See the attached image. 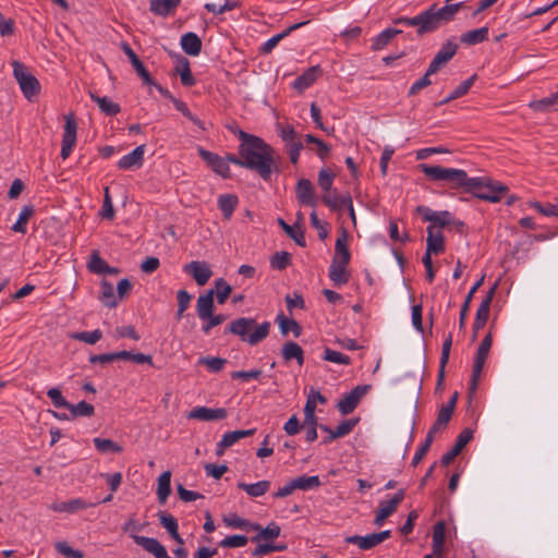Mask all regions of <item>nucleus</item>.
Returning <instances> with one entry per match:
<instances>
[{
    "mask_svg": "<svg viewBox=\"0 0 558 558\" xmlns=\"http://www.w3.org/2000/svg\"><path fill=\"white\" fill-rule=\"evenodd\" d=\"M349 263L341 259H331L328 276L335 286L341 287L349 282L351 277L348 270Z\"/></svg>",
    "mask_w": 558,
    "mask_h": 558,
    "instance_id": "dca6fc26",
    "label": "nucleus"
},
{
    "mask_svg": "<svg viewBox=\"0 0 558 558\" xmlns=\"http://www.w3.org/2000/svg\"><path fill=\"white\" fill-rule=\"evenodd\" d=\"M323 359L325 361L332 362V363L340 364V365H349L351 362L350 356H348L341 352L331 350L329 348L325 349Z\"/></svg>",
    "mask_w": 558,
    "mask_h": 558,
    "instance_id": "338daca9",
    "label": "nucleus"
},
{
    "mask_svg": "<svg viewBox=\"0 0 558 558\" xmlns=\"http://www.w3.org/2000/svg\"><path fill=\"white\" fill-rule=\"evenodd\" d=\"M197 153L215 173L222 177L223 179H229L231 177L228 160H226L223 157L211 153L202 146L197 148Z\"/></svg>",
    "mask_w": 558,
    "mask_h": 558,
    "instance_id": "9d476101",
    "label": "nucleus"
},
{
    "mask_svg": "<svg viewBox=\"0 0 558 558\" xmlns=\"http://www.w3.org/2000/svg\"><path fill=\"white\" fill-rule=\"evenodd\" d=\"M95 506H97V502H92L83 498H73L68 501L53 502L51 509L57 512L74 513Z\"/></svg>",
    "mask_w": 558,
    "mask_h": 558,
    "instance_id": "6ab92c4d",
    "label": "nucleus"
},
{
    "mask_svg": "<svg viewBox=\"0 0 558 558\" xmlns=\"http://www.w3.org/2000/svg\"><path fill=\"white\" fill-rule=\"evenodd\" d=\"M483 281H484V276L481 277L473 284V287L470 289L469 293L465 296V300H464V302H463V304L461 306V310H460V316H459V327H460V329H463L465 327V322H466L468 313H469V310H470V305H472L473 295L477 291V289L483 284Z\"/></svg>",
    "mask_w": 558,
    "mask_h": 558,
    "instance_id": "4c0bfd02",
    "label": "nucleus"
},
{
    "mask_svg": "<svg viewBox=\"0 0 558 558\" xmlns=\"http://www.w3.org/2000/svg\"><path fill=\"white\" fill-rule=\"evenodd\" d=\"M256 531L258 533H257V535L252 537V542L259 543L263 539L271 541V539L277 538L280 535L281 529L277 523L271 522L266 527H262L259 525V529H257Z\"/></svg>",
    "mask_w": 558,
    "mask_h": 558,
    "instance_id": "a18cd8bd",
    "label": "nucleus"
},
{
    "mask_svg": "<svg viewBox=\"0 0 558 558\" xmlns=\"http://www.w3.org/2000/svg\"><path fill=\"white\" fill-rule=\"evenodd\" d=\"M295 193L300 204L316 207L317 199L314 194V185L308 179H300L298 181Z\"/></svg>",
    "mask_w": 558,
    "mask_h": 558,
    "instance_id": "a211bd4d",
    "label": "nucleus"
},
{
    "mask_svg": "<svg viewBox=\"0 0 558 558\" xmlns=\"http://www.w3.org/2000/svg\"><path fill=\"white\" fill-rule=\"evenodd\" d=\"M13 68V76L19 83V86L23 93V95L29 100L34 101L35 99V75L28 72L27 68L24 63L19 60H13L11 62Z\"/></svg>",
    "mask_w": 558,
    "mask_h": 558,
    "instance_id": "423d86ee",
    "label": "nucleus"
},
{
    "mask_svg": "<svg viewBox=\"0 0 558 558\" xmlns=\"http://www.w3.org/2000/svg\"><path fill=\"white\" fill-rule=\"evenodd\" d=\"M100 301L107 307H114L118 304L117 296L114 295V288L111 283L102 281L100 286Z\"/></svg>",
    "mask_w": 558,
    "mask_h": 558,
    "instance_id": "864d4df0",
    "label": "nucleus"
},
{
    "mask_svg": "<svg viewBox=\"0 0 558 558\" xmlns=\"http://www.w3.org/2000/svg\"><path fill=\"white\" fill-rule=\"evenodd\" d=\"M426 251L433 254H439L445 250V240L440 230H434V227H427Z\"/></svg>",
    "mask_w": 558,
    "mask_h": 558,
    "instance_id": "a878e982",
    "label": "nucleus"
},
{
    "mask_svg": "<svg viewBox=\"0 0 558 558\" xmlns=\"http://www.w3.org/2000/svg\"><path fill=\"white\" fill-rule=\"evenodd\" d=\"M281 355L286 363L295 360L299 366L304 364V351L301 345L294 341H287L282 345Z\"/></svg>",
    "mask_w": 558,
    "mask_h": 558,
    "instance_id": "393cba45",
    "label": "nucleus"
},
{
    "mask_svg": "<svg viewBox=\"0 0 558 558\" xmlns=\"http://www.w3.org/2000/svg\"><path fill=\"white\" fill-rule=\"evenodd\" d=\"M34 211H35V209H34L33 205L25 206L22 209L16 222L12 226V230L15 232L25 233L27 221L31 218V216L34 214Z\"/></svg>",
    "mask_w": 558,
    "mask_h": 558,
    "instance_id": "13d9d810",
    "label": "nucleus"
},
{
    "mask_svg": "<svg viewBox=\"0 0 558 558\" xmlns=\"http://www.w3.org/2000/svg\"><path fill=\"white\" fill-rule=\"evenodd\" d=\"M473 438V430L470 428H464L457 437L456 442L453 447L446 452L441 457V464L448 465L450 464L453 459L462 451V449L471 441Z\"/></svg>",
    "mask_w": 558,
    "mask_h": 558,
    "instance_id": "f3484780",
    "label": "nucleus"
},
{
    "mask_svg": "<svg viewBox=\"0 0 558 558\" xmlns=\"http://www.w3.org/2000/svg\"><path fill=\"white\" fill-rule=\"evenodd\" d=\"M95 448L101 453L121 452L122 447L111 439L96 437L93 439Z\"/></svg>",
    "mask_w": 558,
    "mask_h": 558,
    "instance_id": "4d7b16f0",
    "label": "nucleus"
},
{
    "mask_svg": "<svg viewBox=\"0 0 558 558\" xmlns=\"http://www.w3.org/2000/svg\"><path fill=\"white\" fill-rule=\"evenodd\" d=\"M291 263V255L288 252L281 251L272 255L270 266L277 270L286 269Z\"/></svg>",
    "mask_w": 558,
    "mask_h": 558,
    "instance_id": "69168bd1",
    "label": "nucleus"
},
{
    "mask_svg": "<svg viewBox=\"0 0 558 558\" xmlns=\"http://www.w3.org/2000/svg\"><path fill=\"white\" fill-rule=\"evenodd\" d=\"M471 180H474L476 184L469 186L468 192H473L477 198L483 201L497 203L508 192L507 185L498 181H493L487 177H476L471 178Z\"/></svg>",
    "mask_w": 558,
    "mask_h": 558,
    "instance_id": "20e7f679",
    "label": "nucleus"
},
{
    "mask_svg": "<svg viewBox=\"0 0 558 558\" xmlns=\"http://www.w3.org/2000/svg\"><path fill=\"white\" fill-rule=\"evenodd\" d=\"M307 23H308L307 21L295 23L293 25H290L283 32L270 37L268 40H266L262 45V47L259 49L260 53H264V54L270 53L283 38H286L288 35H290L293 31L299 29L300 27L306 25Z\"/></svg>",
    "mask_w": 558,
    "mask_h": 558,
    "instance_id": "5701e85b",
    "label": "nucleus"
},
{
    "mask_svg": "<svg viewBox=\"0 0 558 558\" xmlns=\"http://www.w3.org/2000/svg\"><path fill=\"white\" fill-rule=\"evenodd\" d=\"M488 27L483 26L481 28L472 29L462 34L460 40L462 44L473 46L486 41L488 39Z\"/></svg>",
    "mask_w": 558,
    "mask_h": 558,
    "instance_id": "e433bc0d",
    "label": "nucleus"
},
{
    "mask_svg": "<svg viewBox=\"0 0 558 558\" xmlns=\"http://www.w3.org/2000/svg\"><path fill=\"white\" fill-rule=\"evenodd\" d=\"M279 226L282 230L300 246L304 247L306 245L305 236L302 228L295 223L294 226L288 225L283 219H278Z\"/></svg>",
    "mask_w": 558,
    "mask_h": 558,
    "instance_id": "c03bdc74",
    "label": "nucleus"
},
{
    "mask_svg": "<svg viewBox=\"0 0 558 558\" xmlns=\"http://www.w3.org/2000/svg\"><path fill=\"white\" fill-rule=\"evenodd\" d=\"M496 288H497V283H495L486 293L485 298L482 300L477 311H476V315H475V318H478L480 319H483V320H488V316H489V308H490V304H492V301L495 296V292H496Z\"/></svg>",
    "mask_w": 558,
    "mask_h": 558,
    "instance_id": "09e8293b",
    "label": "nucleus"
},
{
    "mask_svg": "<svg viewBox=\"0 0 558 558\" xmlns=\"http://www.w3.org/2000/svg\"><path fill=\"white\" fill-rule=\"evenodd\" d=\"M452 414L453 412L441 407L438 411L435 423L433 424L427 434L434 437V434L442 432L447 427Z\"/></svg>",
    "mask_w": 558,
    "mask_h": 558,
    "instance_id": "8fccbe9b",
    "label": "nucleus"
},
{
    "mask_svg": "<svg viewBox=\"0 0 558 558\" xmlns=\"http://www.w3.org/2000/svg\"><path fill=\"white\" fill-rule=\"evenodd\" d=\"M418 168L428 180L444 182L450 189H463L468 192L469 186L476 184L474 180H471L466 171L462 169L445 168L428 163H421Z\"/></svg>",
    "mask_w": 558,
    "mask_h": 558,
    "instance_id": "f03ea898",
    "label": "nucleus"
},
{
    "mask_svg": "<svg viewBox=\"0 0 558 558\" xmlns=\"http://www.w3.org/2000/svg\"><path fill=\"white\" fill-rule=\"evenodd\" d=\"M391 532L389 530L381 531L379 533H372L365 536L353 535L347 537V543L357 545L362 550H368L379 545L387 538H389Z\"/></svg>",
    "mask_w": 558,
    "mask_h": 558,
    "instance_id": "ddd939ff",
    "label": "nucleus"
},
{
    "mask_svg": "<svg viewBox=\"0 0 558 558\" xmlns=\"http://www.w3.org/2000/svg\"><path fill=\"white\" fill-rule=\"evenodd\" d=\"M240 440V437L236 430L226 433L221 440L217 444L216 454L218 457L222 456L229 447L233 446L236 441Z\"/></svg>",
    "mask_w": 558,
    "mask_h": 558,
    "instance_id": "e2e57ef3",
    "label": "nucleus"
},
{
    "mask_svg": "<svg viewBox=\"0 0 558 558\" xmlns=\"http://www.w3.org/2000/svg\"><path fill=\"white\" fill-rule=\"evenodd\" d=\"M405 496L404 489H399L389 500H381L379 502L377 511L386 515L390 517L393 512H396L398 506L403 501Z\"/></svg>",
    "mask_w": 558,
    "mask_h": 558,
    "instance_id": "72a5a7b5",
    "label": "nucleus"
},
{
    "mask_svg": "<svg viewBox=\"0 0 558 558\" xmlns=\"http://www.w3.org/2000/svg\"><path fill=\"white\" fill-rule=\"evenodd\" d=\"M171 472L165 471L158 477L157 497L160 504H166L171 493Z\"/></svg>",
    "mask_w": 558,
    "mask_h": 558,
    "instance_id": "79ce46f5",
    "label": "nucleus"
},
{
    "mask_svg": "<svg viewBox=\"0 0 558 558\" xmlns=\"http://www.w3.org/2000/svg\"><path fill=\"white\" fill-rule=\"evenodd\" d=\"M183 270L192 276L198 286H205L213 276V271L206 262L192 260L183 267Z\"/></svg>",
    "mask_w": 558,
    "mask_h": 558,
    "instance_id": "4468645a",
    "label": "nucleus"
},
{
    "mask_svg": "<svg viewBox=\"0 0 558 558\" xmlns=\"http://www.w3.org/2000/svg\"><path fill=\"white\" fill-rule=\"evenodd\" d=\"M241 141L239 155L244 157L245 168L253 170L264 181H269L271 173L278 171L276 150L263 138L248 134L242 130L238 132Z\"/></svg>",
    "mask_w": 558,
    "mask_h": 558,
    "instance_id": "f257e3e1",
    "label": "nucleus"
},
{
    "mask_svg": "<svg viewBox=\"0 0 558 558\" xmlns=\"http://www.w3.org/2000/svg\"><path fill=\"white\" fill-rule=\"evenodd\" d=\"M492 344H493V337H492V333L488 332L482 340L477 351H476V354H475V359H474V364H473V372H472V378H471V387H470V392L469 395L471 396L472 393H474V391L476 390V387H477V381H478V378L482 374V371L484 368V365H485V362H486V359L489 354V351H490V348H492Z\"/></svg>",
    "mask_w": 558,
    "mask_h": 558,
    "instance_id": "0eeeda50",
    "label": "nucleus"
},
{
    "mask_svg": "<svg viewBox=\"0 0 558 558\" xmlns=\"http://www.w3.org/2000/svg\"><path fill=\"white\" fill-rule=\"evenodd\" d=\"M326 402L327 399L318 390L311 388L307 393L304 409L310 407L311 412L315 413L317 403L325 404Z\"/></svg>",
    "mask_w": 558,
    "mask_h": 558,
    "instance_id": "774afa93",
    "label": "nucleus"
},
{
    "mask_svg": "<svg viewBox=\"0 0 558 558\" xmlns=\"http://www.w3.org/2000/svg\"><path fill=\"white\" fill-rule=\"evenodd\" d=\"M356 423H357L356 418H350V420H345V421L341 422L336 427V429H333L331 435L323 440V442L328 444L337 438H341V437L349 435L355 427Z\"/></svg>",
    "mask_w": 558,
    "mask_h": 558,
    "instance_id": "49530a36",
    "label": "nucleus"
},
{
    "mask_svg": "<svg viewBox=\"0 0 558 558\" xmlns=\"http://www.w3.org/2000/svg\"><path fill=\"white\" fill-rule=\"evenodd\" d=\"M223 522L230 526V527H233V529H242V530H246V531H252V530H257L259 529V524L257 523H252L236 514H232L230 517H226L223 519Z\"/></svg>",
    "mask_w": 558,
    "mask_h": 558,
    "instance_id": "603ef678",
    "label": "nucleus"
},
{
    "mask_svg": "<svg viewBox=\"0 0 558 558\" xmlns=\"http://www.w3.org/2000/svg\"><path fill=\"white\" fill-rule=\"evenodd\" d=\"M76 130L77 124L73 117V114H69L65 117V123L63 128V135H62V144H61V151L60 156L62 159H66L75 144H76Z\"/></svg>",
    "mask_w": 558,
    "mask_h": 558,
    "instance_id": "9b49d317",
    "label": "nucleus"
},
{
    "mask_svg": "<svg viewBox=\"0 0 558 558\" xmlns=\"http://www.w3.org/2000/svg\"><path fill=\"white\" fill-rule=\"evenodd\" d=\"M238 204L239 198L234 194H221L218 197V208L221 210L226 220L231 219Z\"/></svg>",
    "mask_w": 558,
    "mask_h": 558,
    "instance_id": "473e14b6",
    "label": "nucleus"
},
{
    "mask_svg": "<svg viewBox=\"0 0 558 558\" xmlns=\"http://www.w3.org/2000/svg\"><path fill=\"white\" fill-rule=\"evenodd\" d=\"M65 409H68L71 412L72 418L78 416L89 417L94 415L95 412L94 405L86 401H81L77 404L69 403V405Z\"/></svg>",
    "mask_w": 558,
    "mask_h": 558,
    "instance_id": "3c124183",
    "label": "nucleus"
},
{
    "mask_svg": "<svg viewBox=\"0 0 558 558\" xmlns=\"http://www.w3.org/2000/svg\"><path fill=\"white\" fill-rule=\"evenodd\" d=\"M458 45L448 39L435 54L428 65V74H435L442 65L449 62L457 53Z\"/></svg>",
    "mask_w": 558,
    "mask_h": 558,
    "instance_id": "f8f14e48",
    "label": "nucleus"
},
{
    "mask_svg": "<svg viewBox=\"0 0 558 558\" xmlns=\"http://www.w3.org/2000/svg\"><path fill=\"white\" fill-rule=\"evenodd\" d=\"M318 66H312L301 74L294 82L293 87L300 92L308 88L317 78Z\"/></svg>",
    "mask_w": 558,
    "mask_h": 558,
    "instance_id": "a19ab883",
    "label": "nucleus"
},
{
    "mask_svg": "<svg viewBox=\"0 0 558 558\" xmlns=\"http://www.w3.org/2000/svg\"><path fill=\"white\" fill-rule=\"evenodd\" d=\"M145 145L135 147L131 153L124 155L118 161V168L122 170H130L141 168L144 162Z\"/></svg>",
    "mask_w": 558,
    "mask_h": 558,
    "instance_id": "aec40b11",
    "label": "nucleus"
},
{
    "mask_svg": "<svg viewBox=\"0 0 558 558\" xmlns=\"http://www.w3.org/2000/svg\"><path fill=\"white\" fill-rule=\"evenodd\" d=\"M335 174L326 168L320 169L318 172V185L325 192L324 194H332L331 187L333 184Z\"/></svg>",
    "mask_w": 558,
    "mask_h": 558,
    "instance_id": "0e129e2a",
    "label": "nucleus"
},
{
    "mask_svg": "<svg viewBox=\"0 0 558 558\" xmlns=\"http://www.w3.org/2000/svg\"><path fill=\"white\" fill-rule=\"evenodd\" d=\"M228 412L225 408H207V407H196L191 410L187 414V417L191 420H198L203 422L210 421H219L226 418Z\"/></svg>",
    "mask_w": 558,
    "mask_h": 558,
    "instance_id": "2eb2a0df",
    "label": "nucleus"
},
{
    "mask_svg": "<svg viewBox=\"0 0 558 558\" xmlns=\"http://www.w3.org/2000/svg\"><path fill=\"white\" fill-rule=\"evenodd\" d=\"M396 24H402L411 27H416L418 36L430 33L426 10L413 17L401 16L395 21Z\"/></svg>",
    "mask_w": 558,
    "mask_h": 558,
    "instance_id": "412c9836",
    "label": "nucleus"
},
{
    "mask_svg": "<svg viewBox=\"0 0 558 558\" xmlns=\"http://www.w3.org/2000/svg\"><path fill=\"white\" fill-rule=\"evenodd\" d=\"M238 488L245 492L248 496L256 498L265 495L269 490L270 482L266 480L253 484L239 482Z\"/></svg>",
    "mask_w": 558,
    "mask_h": 558,
    "instance_id": "f704fd0d",
    "label": "nucleus"
},
{
    "mask_svg": "<svg viewBox=\"0 0 558 558\" xmlns=\"http://www.w3.org/2000/svg\"><path fill=\"white\" fill-rule=\"evenodd\" d=\"M451 222H453V215L448 210L436 211L432 225L428 227H434V230H440L445 227H450Z\"/></svg>",
    "mask_w": 558,
    "mask_h": 558,
    "instance_id": "680f3d73",
    "label": "nucleus"
},
{
    "mask_svg": "<svg viewBox=\"0 0 558 558\" xmlns=\"http://www.w3.org/2000/svg\"><path fill=\"white\" fill-rule=\"evenodd\" d=\"M371 385H360L354 387L339 400L337 408L342 415L352 413L361 399L369 391Z\"/></svg>",
    "mask_w": 558,
    "mask_h": 558,
    "instance_id": "1a4fd4ad",
    "label": "nucleus"
},
{
    "mask_svg": "<svg viewBox=\"0 0 558 558\" xmlns=\"http://www.w3.org/2000/svg\"><path fill=\"white\" fill-rule=\"evenodd\" d=\"M304 411V421L302 427L305 430V438L308 442H314L317 439V416L315 413L311 412L310 407L307 409H303Z\"/></svg>",
    "mask_w": 558,
    "mask_h": 558,
    "instance_id": "c756f323",
    "label": "nucleus"
},
{
    "mask_svg": "<svg viewBox=\"0 0 558 558\" xmlns=\"http://www.w3.org/2000/svg\"><path fill=\"white\" fill-rule=\"evenodd\" d=\"M463 5L464 2H458L446 4L438 9L436 8V4H433L430 8H428L426 13L430 33L436 32L442 25L452 21L454 15Z\"/></svg>",
    "mask_w": 558,
    "mask_h": 558,
    "instance_id": "39448f33",
    "label": "nucleus"
},
{
    "mask_svg": "<svg viewBox=\"0 0 558 558\" xmlns=\"http://www.w3.org/2000/svg\"><path fill=\"white\" fill-rule=\"evenodd\" d=\"M89 96L93 99V101H95L98 105L99 109L107 116H116L121 110L119 104L113 102L110 98L106 96L100 97L93 92H89Z\"/></svg>",
    "mask_w": 558,
    "mask_h": 558,
    "instance_id": "58836bf2",
    "label": "nucleus"
},
{
    "mask_svg": "<svg viewBox=\"0 0 558 558\" xmlns=\"http://www.w3.org/2000/svg\"><path fill=\"white\" fill-rule=\"evenodd\" d=\"M402 31L397 28H386L381 33H379L373 40L372 49L377 51L384 49L391 39L400 34Z\"/></svg>",
    "mask_w": 558,
    "mask_h": 558,
    "instance_id": "de8ad7c7",
    "label": "nucleus"
},
{
    "mask_svg": "<svg viewBox=\"0 0 558 558\" xmlns=\"http://www.w3.org/2000/svg\"><path fill=\"white\" fill-rule=\"evenodd\" d=\"M175 71L180 75L181 84L183 86L190 87L195 85L196 81L192 75L190 62L186 58L182 57L179 59Z\"/></svg>",
    "mask_w": 558,
    "mask_h": 558,
    "instance_id": "ea45409f",
    "label": "nucleus"
},
{
    "mask_svg": "<svg viewBox=\"0 0 558 558\" xmlns=\"http://www.w3.org/2000/svg\"><path fill=\"white\" fill-rule=\"evenodd\" d=\"M295 489L310 490L320 486V480L317 475H302L292 480Z\"/></svg>",
    "mask_w": 558,
    "mask_h": 558,
    "instance_id": "5fc2aeb1",
    "label": "nucleus"
},
{
    "mask_svg": "<svg viewBox=\"0 0 558 558\" xmlns=\"http://www.w3.org/2000/svg\"><path fill=\"white\" fill-rule=\"evenodd\" d=\"M276 320L283 336H287L290 331L295 338L301 336L302 328L295 319L287 318L283 314H279Z\"/></svg>",
    "mask_w": 558,
    "mask_h": 558,
    "instance_id": "37998d69",
    "label": "nucleus"
},
{
    "mask_svg": "<svg viewBox=\"0 0 558 558\" xmlns=\"http://www.w3.org/2000/svg\"><path fill=\"white\" fill-rule=\"evenodd\" d=\"M181 0H150L149 10L159 16L169 15L180 4Z\"/></svg>",
    "mask_w": 558,
    "mask_h": 558,
    "instance_id": "c9c22d12",
    "label": "nucleus"
},
{
    "mask_svg": "<svg viewBox=\"0 0 558 558\" xmlns=\"http://www.w3.org/2000/svg\"><path fill=\"white\" fill-rule=\"evenodd\" d=\"M198 364L205 365L210 373H219L227 364V360L217 356H204L198 360Z\"/></svg>",
    "mask_w": 558,
    "mask_h": 558,
    "instance_id": "052dcab7",
    "label": "nucleus"
},
{
    "mask_svg": "<svg viewBox=\"0 0 558 558\" xmlns=\"http://www.w3.org/2000/svg\"><path fill=\"white\" fill-rule=\"evenodd\" d=\"M173 106L178 111H180L186 119H189L193 124H195L202 131H205V124L202 120H199L195 114L191 112L187 105L180 99H173Z\"/></svg>",
    "mask_w": 558,
    "mask_h": 558,
    "instance_id": "6e6d98bb",
    "label": "nucleus"
},
{
    "mask_svg": "<svg viewBox=\"0 0 558 558\" xmlns=\"http://www.w3.org/2000/svg\"><path fill=\"white\" fill-rule=\"evenodd\" d=\"M348 231L344 228L339 230V234L337 236L335 243V255L332 259H341L343 262H350L351 253L348 247Z\"/></svg>",
    "mask_w": 558,
    "mask_h": 558,
    "instance_id": "bb28decb",
    "label": "nucleus"
},
{
    "mask_svg": "<svg viewBox=\"0 0 558 558\" xmlns=\"http://www.w3.org/2000/svg\"><path fill=\"white\" fill-rule=\"evenodd\" d=\"M181 47L186 54L195 57L202 50V40L195 33L189 32L181 37Z\"/></svg>",
    "mask_w": 558,
    "mask_h": 558,
    "instance_id": "7c9ffc66",
    "label": "nucleus"
},
{
    "mask_svg": "<svg viewBox=\"0 0 558 558\" xmlns=\"http://www.w3.org/2000/svg\"><path fill=\"white\" fill-rule=\"evenodd\" d=\"M322 201L331 210L340 211L347 206H351L352 197L349 193L337 195L336 192H333L332 194H323Z\"/></svg>",
    "mask_w": 558,
    "mask_h": 558,
    "instance_id": "cd10ccee",
    "label": "nucleus"
},
{
    "mask_svg": "<svg viewBox=\"0 0 558 558\" xmlns=\"http://www.w3.org/2000/svg\"><path fill=\"white\" fill-rule=\"evenodd\" d=\"M213 290L215 291L217 302L219 304H225L232 291V288L225 279L219 278L215 281V289Z\"/></svg>",
    "mask_w": 558,
    "mask_h": 558,
    "instance_id": "bf43d9fd",
    "label": "nucleus"
},
{
    "mask_svg": "<svg viewBox=\"0 0 558 558\" xmlns=\"http://www.w3.org/2000/svg\"><path fill=\"white\" fill-rule=\"evenodd\" d=\"M214 295L215 291L209 290L206 294L199 295L196 303V312L201 320H206L207 317L214 314Z\"/></svg>",
    "mask_w": 558,
    "mask_h": 558,
    "instance_id": "b1692460",
    "label": "nucleus"
},
{
    "mask_svg": "<svg viewBox=\"0 0 558 558\" xmlns=\"http://www.w3.org/2000/svg\"><path fill=\"white\" fill-rule=\"evenodd\" d=\"M279 136L286 144L290 161L294 165L298 163L301 150L303 149V143L299 140L294 128L290 124L279 126Z\"/></svg>",
    "mask_w": 558,
    "mask_h": 558,
    "instance_id": "6e6552de",
    "label": "nucleus"
},
{
    "mask_svg": "<svg viewBox=\"0 0 558 558\" xmlns=\"http://www.w3.org/2000/svg\"><path fill=\"white\" fill-rule=\"evenodd\" d=\"M446 539V525L445 522L439 521L434 525L433 529V553L436 555V558H441L442 550L445 546Z\"/></svg>",
    "mask_w": 558,
    "mask_h": 558,
    "instance_id": "2f4dec72",
    "label": "nucleus"
},
{
    "mask_svg": "<svg viewBox=\"0 0 558 558\" xmlns=\"http://www.w3.org/2000/svg\"><path fill=\"white\" fill-rule=\"evenodd\" d=\"M122 49L123 52L130 59V62L136 71L137 75L143 80L144 84H153V78L150 74L148 73L143 62L137 57V54L134 52V50L128 44H123Z\"/></svg>",
    "mask_w": 558,
    "mask_h": 558,
    "instance_id": "4be33fe9",
    "label": "nucleus"
},
{
    "mask_svg": "<svg viewBox=\"0 0 558 558\" xmlns=\"http://www.w3.org/2000/svg\"><path fill=\"white\" fill-rule=\"evenodd\" d=\"M159 517V523L162 525V527H165L167 530V532L170 534V536L179 544V545H183L184 544V541L183 538L181 537V535L179 534V525H178V521L177 519L162 511L158 514Z\"/></svg>",
    "mask_w": 558,
    "mask_h": 558,
    "instance_id": "c85d7f7f",
    "label": "nucleus"
},
{
    "mask_svg": "<svg viewBox=\"0 0 558 558\" xmlns=\"http://www.w3.org/2000/svg\"><path fill=\"white\" fill-rule=\"evenodd\" d=\"M270 326L269 322L257 325L253 318L240 317L229 324L227 331L239 336L242 341L255 345L269 335Z\"/></svg>",
    "mask_w": 558,
    "mask_h": 558,
    "instance_id": "7ed1b4c3",
    "label": "nucleus"
}]
</instances>
